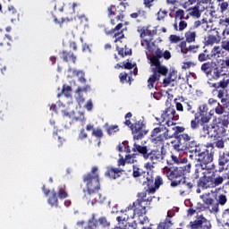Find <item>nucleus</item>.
Masks as SVG:
<instances>
[{"instance_id": "31", "label": "nucleus", "mask_w": 229, "mask_h": 229, "mask_svg": "<svg viewBox=\"0 0 229 229\" xmlns=\"http://www.w3.org/2000/svg\"><path fill=\"white\" fill-rule=\"evenodd\" d=\"M187 28V21H180L179 25L177 22L174 23V30L175 31H183Z\"/></svg>"}, {"instance_id": "40", "label": "nucleus", "mask_w": 229, "mask_h": 229, "mask_svg": "<svg viewBox=\"0 0 229 229\" xmlns=\"http://www.w3.org/2000/svg\"><path fill=\"white\" fill-rule=\"evenodd\" d=\"M189 14L191 17H195L196 19H199L201 17V13H199V9L198 7H193L189 10Z\"/></svg>"}, {"instance_id": "41", "label": "nucleus", "mask_w": 229, "mask_h": 229, "mask_svg": "<svg viewBox=\"0 0 229 229\" xmlns=\"http://www.w3.org/2000/svg\"><path fill=\"white\" fill-rule=\"evenodd\" d=\"M73 74H75L76 76H79V81L81 83L87 82V79H85V72H83V71H73Z\"/></svg>"}, {"instance_id": "18", "label": "nucleus", "mask_w": 229, "mask_h": 229, "mask_svg": "<svg viewBox=\"0 0 229 229\" xmlns=\"http://www.w3.org/2000/svg\"><path fill=\"white\" fill-rule=\"evenodd\" d=\"M60 57L64 62H72V64H76V55H74V53L71 51L63 50L60 53Z\"/></svg>"}, {"instance_id": "26", "label": "nucleus", "mask_w": 229, "mask_h": 229, "mask_svg": "<svg viewBox=\"0 0 229 229\" xmlns=\"http://www.w3.org/2000/svg\"><path fill=\"white\" fill-rule=\"evenodd\" d=\"M117 149L120 155H126V153H130V146H128V141H123L117 146Z\"/></svg>"}, {"instance_id": "7", "label": "nucleus", "mask_w": 229, "mask_h": 229, "mask_svg": "<svg viewBox=\"0 0 229 229\" xmlns=\"http://www.w3.org/2000/svg\"><path fill=\"white\" fill-rule=\"evenodd\" d=\"M202 72L206 73L207 78H208V81H217L221 76H223V72H225L224 67H218L217 64L213 65L212 63L208 62L204 63L200 67Z\"/></svg>"}, {"instance_id": "30", "label": "nucleus", "mask_w": 229, "mask_h": 229, "mask_svg": "<svg viewBox=\"0 0 229 229\" xmlns=\"http://www.w3.org/2000/svg\"><path fill=\"white\" fill-rule=\"evenodd\" d=\"M87 119H85V114L80 113L79 116H75L72 119V123H81V126H85Z\"/></svg>"}, {"instance_id": "6", "label": "nucleus", "mask_w": 229, "mask_h": 229, "mask_svg": "<svg viewBox=\"0 0 229 229\" xmlns=\"http://www.w3.org/2000/svg\"><path fill=\"white\" fill-rule=\"evenodd\" d=\"M195 156L197 157V162H199V164L196 165V169H199V171L210 169L208 165L212 164V161L214 160L212 153L203 148V147H197L195 149Z\"/></svg>"}, {"instance_id": "42", "label": "nucleus", "mask_w": 229, "mask_h": 229, "mask_svg": "<svg viewBox=\"0 0 229 229\" xmlns=\"http://www.w3.org/2000/svg\"><path fill=\"white\" fill-rule=\"evenodd\" d=\"M182 187V189H184V191H181V195L182 196L183 194H185V192H187V191H191V189L194 187V185L192 184V182H183Z\"/></svg>"}, {"instance_id": "20", "label": "nucleus", "mask_w": 229, "mask_h": 229, "mask_svg": "<svg viewBox=\"0 0 229 229\" xmlns=\"http://www.w3.org/2000/svg\"><path fill=\"white\" fill-rule=\"evenodd\" d=\"M226 164H229V152H224L222 156H220L218 159V165H219V172L225 170V165Z\"/></svg>"}, {"instance_id": "14", "label": "nucleus", "mask_w": 229, "mask_h": 229, "mask_svg": "<svg viewBox=\"0 0 229 229\" xmlns=\"http://www.w3.org/2000/svg\"><path fill=\"white\" fill-rule=\"evenodd\" d=\"M205 42L207 46H214V44H219V42H221V36H219V31L216 30H210L208 37L205 38Z\"/></svg>"}, {"instance_id": "13", "label": "nucleus", "mask_w": 229, "mask_h": 229, "mask_svg": "<svg viewBox=\"0 0 229 229\" xmlns=\"http://www.w3.org/2000/svg\"><path fill=\"white\" fill-rule=\"evenodd\" d=\"M144 125H142V123L140 122L131 125V130L132 131L134 140H140L144 138V135H146L147 132L144 131V129H142Z\"/></svg>"}, {"instance_id": "36", "label": "nucleus", "mask_w": 229, "mask_h": 229, "mask_svg": "<svg viewBox=\"0 0 229 229\" xmlns=\"http://www.w3.org/2000/svg\"><path fill=\"white\" fill-rule=\"evenodd\" d=\"M199 26H201V28H204V30H207L206 28H208V23L205 20H202V21H196L193 23V30H197V28H199Z\"/></svg>"}, {"instance_id": "60", "label": "nucleus", "mask_w": 229, "mask_h": 229, "mask_svg": "<svg viewBox=\"0 0 229 229\" xmlns=\"http://www.w3.org/2000/svg\"><path fill=\"white\" fill-rule=\"evenodd\" d=\"M221 47L222 49H224L225 51H226L227 53H229V40H223L221 42Z\"/></svg>"}, {"instance_id": "2", "label": "nucleus", "mask_w": 229, "mask_h": 229, "mask_svg": "<svg viewBox=\"0 0 229 229\" xmlns=\"http://www.w3.org/2000/svg\"><path fill=\"white\" fill-rule=\"evenodd\" d=\"M191 164L188 165H168L163 168V174H165L168 180H171V187H178L182 183V178L191 173Z\"/></svg>"}, {"instance_id": "47", "label": "nucleus", "mask_w": 229, "mask_h": 229, "mask_svg": "<svg viewBox=\"0 0 229 229\" xmlns=\"http://www.w3.org/2000/svg\"><path fill=\"white\" fill-rule=\"evenodd\" d=\"M91 135L93 137H96L97 139H101V137H103V131L101 130V128H97L93 130Z\"/></svg>"}, {"instance_id": "5", "label": "nucleus", "mask_w": 229, "mask_h": 229, "mask_svg": "<svg viewBox=\"0 0 229 229\" xmlns=\"http://www.w3.org/2000/svg\"><path fill=\"white\" fill-rule=\"evenodd\" d=\"M132 151L140 153V155H142L144 160H150L152 164H158L159 162H162V160H164L165 158L164 152L158 149H153L149 151L148 146H142L137 144V142H134Z\"/></svg>"}, {"instance_id": "61", "label": "nucleus", "mask_w": 229, "mask_h": 229, "mask_svg": "<svg viewBox=\"0 0 229 229\" xmlns=\"http://www.w3.org/2000/svg\"><path fill=\"white\" fill-rule=\"evenodd\" d=\"M208 137H217V130L216 129V127L211 126L209 127V133L208 134Z\"/></svg>"}, {"instance_id": "9", "label": "nucleus", "mask_w": 229, "mask_h": 229, "mask_svg": "<svg viewBox=\"0 0 229 229\" xmlns=\"http://www.w3.org/2000/svg\"><path fill=\"white\" fill-rule=\"evenodd\" d=\"M58 198L59 199H65V198H69V193H67L65 186L59 187L57 191H51V195L47 199L48 205H50L52 208L55 207V208H58Z\"/></svg>"}, {"instance_id": "50", "label": "nucleus", "mask_w": 229, "mask_h": 229, "mask_svg": "<svg viewBox=\"0 0 229 229\" xmlns=\"http://www.w3.org/2000/svg\"><path fill=\"white\" fill-rule=\"evenodd\" d=\"M198 114H208V106H207V104H202L199 106V113H197Z\"/></svg>"}, {"instance_id": "33", "label": "nucleus", "mask_w": 229, "mask_h": 229, "mask_svg": "<svg viewBox=\"0 0 229 229\" xmlns=\"http://www.w3.org/2000/svg\"><path fill=\"white\" fill-rule=\"evenodd\" d=\"M222 51H223V49H221V47H219V46L214 47L209 55L210 58H216V56H219V55H221Z\"/></svg>"}, {"instance_id": "22", "label": "nucleus", "mask_w": 229, "mask_h": 229, "mask_svg": "<svg viewBox=\"0 0 229 229\" xmlns=\"http://www.w3.org/2000/svg\"><path fill=\"white\" fill-rule=\"evenodd\" d=\"M198 116L199 122L200 123V126L208 124V123H210V119H212V114H210V112L198 114Z\"/></svg>"}, {"instance_id": "27", "label": "nucleus", "mask_w": 229, "mask_h": 229, "mask_svg": "<svg viewBox=\"0 0 229 229\" xmlns=\"http://www.w3.org/2000/svg\"><path fill=\"white\" fill-rule=\"evenodd\" d=\"M175 81H176V73L174 72H172L169 73V75L166 78L164 79L163 85L164 87H169V85Z\"/></svg>"}, {"instance_id": "24", "label": "nucleus", "mask_w": 229, "mask_h": 229, "mask_svg": "<svg viewBox=\"0 0 229 229\" xmlns=\"http://www.w3.org/2000/svg\"><path fill=\"white\" fill-rule=\"evenodd\" d=\"M163 55H164V52L162 51V49L157 48L155 51V55H147V58L149 62H153V60H157V62H160V58H163Z\"/></svg>"}, {"instance_id": "8", "label": "nucleus", "mask_w": 229, "mask_h": 229, "mask_svg": "<svg viewBox=\"0 0 229 229\" xmlns=\"http://www.w3.org/2000/svg\"><path fill=\"white\" fill-rule=\"evenodd\" d=\"M211 171L212 169H208V170L196 169L195 170L196 178H199V174H202V176H200L199 181V187H203L204 189L214 187V182H212L214 178V174H212Z\"/></svg>"}, {"instance_id": "54", "label": "nucleus", "mask_w": 229, "mask_h": 229, "mask_svg": "<svg viewBox=\"0 0 229 229\" xmlns=\"http://www.w3.org/2000/svg\"><path fill=\"white\" fill-rule=\"evenodd\" d=\"M169 40L171 44H178V42H181L182 38H180V36L170 35Z\"/></svg>"}, {"instance_id": "55", "label": "nucleus", "mask_w": 229, "mask_h": 229, "mask_svg": "<svg viewBox=\"0 0 229 229\" xmlns=\"http://www.w3.org/2000/svg\"><path fill=\"white\" fill-rule=\"evenodd\" d=\"M148 35H151V36L157 35V30H153L151 32V30H147L140 33L141 38H144V37H148Z\"/></svg>"}, {"instance_id": "34", "label": "nucleus", "mask_w": 229, "mask_h": 229, "mask_svg": "<svg viewBox=\"0 0 229 229\" xmlns=\"http://www.w3.org/2000/svg\"><path fill=\"white\" fill-rule=\"evenodd\" d=\"M144 174H146V172H144L140 168L133 165V171H132L133 178H139L140 176L144 177Z\"/></svg>"}, {"instance_id": "32", "label": "nucleus", "mask_w": 229, "mask_h": 229, "mask_svg": "<svg viewBox=\"0 0 229 229\" xmlns=\"http://www.w3.org/2000/svg\"><path fill=\"white\" fill-rule=\"evenodd\" d=\"M199 116L198 115V114H194V119L191 121V130H198V128H199Z\"/></svg>"}, {"instance_id": "53", "label": "nucleus", "mask_w": 229, "mask_h": 229, "mask_svg": "<svg viewBox=\"0 0 229 229\" xmlns=\"http://www.w3.org/2000/svg\"><path fill=\"white\" fill-rule=\"evenodd\" d=\"M124 157L126 164H135V162H137V160L135 159V156L124 155Z\"/></svg>"}, {"instance_id": "59", "label": "nucleus", "mask_w": 229, "mask_h": 229, "mask_svg": "<svg viewBox=\"0 0 229 229\" xmlns=\"http://www.w3.org/2000/svg\"><path fill=\"white\" fill-rule=\"evenodd\" d=\"M151 38H146L141 40V46L144 47H146V49H148V51H151V49L149 48V44H151Z\"/></svg>"}, {"instance_id": "11", "label": "nucleus", "mask_w": 229, "mask_h": 229, "mask_svg": "<svg viewBox=\"0 0 229 229\" xmlns=\"http://www.w3.org/2000/svg\"><path fill=\"white\" fill-rule=\"evenodd\" d=\"M161 119L163 123L165 121V124L170 128V126H174L173 121H178V114H176V109L174 106H169L164 110L161 114Z\"/></svg>"}, {"instance_id": "51", "label": "nucleus", "mask_w": 229, "mask_h": 229, "mask_svg": "<svg viewBox=\"0 0 229 229\" xmlns=\"http://www.w3.org/2000/svg\"><path fill=\"white\" fill-rule=\"evenodd\" d=\"M185 16V11L179 9L178 11L175 12V20L176 21H182L183 17Z\"/></svg>"}, {"instance_id": "1", "label": "nucleus", "mask_w": 229, "mask_h": 229, "mask_svg": "<svg viewBox=\"0 0 229 229\" xmlns=\"http://www.w3.org/2000/svg\"><path fill=\"white\" fill-rule=\"evenodd\" d=\"M138 199L133 202L132 206H129L126 208L124 211L120 212V216L116 217V221L118 222V226L115 229H135L133 225H128V220L130 219V210L133 209V216H139V217H142V216H146V208L151 203V199L146 198V192H140L138 194Z\"/></svg>"}, {"instance_id": "48", "label": "nucleus", "mask_w": 229, "mask_h": 229, "mask_svg": "<svg viewBox=\"0 0 229 229\" xmlns=\"http://www.w3.org/2000/svg\"><path fill=\"white\" fill-rule=\"evenodd\" d=\"M179 47L181 48V52L182 53V55H187L188 51H189V47H187V42L186 41H182L179 44Z\"/></svg>"}, {"instance_id": "49", "label": "nucleus", "mask_w": 229, "mask_h": 229, "mask_svg": "<svg viewBox=\"0 0 229 229\" xmlns=\"http://www.w3.org/2000/svg\"><path fill=\"white\" fill-rule=\"evenodd\" d=\"M98 223L104 228H106V226H110V222H108V220H106V217L105 216L99 217Z\"/></svg>"}, {"instance_id": "64", "label": "nucleus", "mask_w": 229, "mask_h": 229, "mask_svg": "<svg viewBox=\"0 0 229 229\" xmlns=\"http://www.w3.org/2000/svg\"><path fill=\"white\" fill-rule=\"evenodd\" d=\"M219 24H220V26H223L224 28H228V26H229V18L220 20Z\"/></svg>"}, {"instance_id": "39", "label": "nucleus", "mask_w": 229, "mask_h": 229, "mask_svg": "<svg viewBox=\"0 0 229 229\" xmlns=\"http://www.w3.org/2000/svg\"><path fill=\"white\" fill-rule=\"evenodd\" d=\"M105 176L107 178H112L113 180H115V168L107 166V170L105 173Z\"/></svg>"}, {"instance_id": "23", "label": "nucleus", "mask_w": 229, "mask_h": 229, "mask_svg": "<svg viewBox=\"0 0 229 229\" xmlns=\"http://www.w3.org/2000/svg\"><path fill=\"white\" fill-rule=\"evenodd\" d=\"M163 184H164V179H162V176L157 175V176L155 178V188L148 189V194H153V193H155L157 189H160V185H163Z\"/></svg>"}, {"instance_id": "16", "label": "nucleus", "mask_w": 229, "mask_h": 229, "mask_svg": "<svg viewBox=\"0 0 229 229\" xmlns=\"http://www.w3.org/2000/svg\"><path fill=\"white\" fill-rule=\"evenodd\" d=\"M222 76H224V78L218 83H212L208 81V85L213 87V89H226V87L229 85V74L223 73Z\"/></svg>"}, {"instance_id": "52", "label": "nucleus", "mask_w": 229, "mask_h": 229, "mask_svg": "<svg viewBox=\"0 0 229 229\" xmlns=\"http://www.w3.org/2000/svg\"><path fill=\"white\" fill-rule=\"evenodd\" d=\"M202 130L200 131V134L202 137H207V135H208L209 132V130H210V126L208 125H202Z\"/></svg>"}, {"instance_id": "57", "label": "nucleus", "mask_w": 229, "mask_h": 229, "mask_svg": "<svg viewBox=\"0 0 229 229\" xmlns=\"http://www.w3.org/2000/svg\"><path fill=\"white\" fill-rule=\"evenodd\" d=\"M87 137H89V134H87V131H85V129H81L78 136L79 140H83L87 139Z\"/></svg>"}, {"instance_id": "46", "label": "nucleus", "mask_w": 229, "mask_h": 229, "mask_svg": "<svg viewBox=\"0 0 229 229\" xmlns=\"http://www.w3.org/2000/svg\"><path fill=\"white\" fill-rule=\"evenodd\" d=\"M226 201H228V199H226V195L225 194H220L218 195V198H217V202L218 205H226Z\"/></svg>"}, {"instance_id": "17", "label": "nucleus", "mask_w": 229, "mask_h": 229, "mask_svg": "<svg viewBox=\"0 0 229 229\" xmlns=\"http://www.w3.org/2000/svg\"><path fill=\"white\" fill-rule=\"evenodd\" d=\"M178 131H183V129L182 127H178V126H174L172 128L167 129V127H165V130L164 131H162L165 139H173V137H174V135H176V133H178Z\"/></svg>"}, {"instance_id": "63", "label": "nucleus", "mask_w": 229, "mask_h": 229, "mask_svg": "<svg viewBox=\"0 0 229 229\" xmlns=\"http://www.w3.org/2000/svg\"><path fill=\"white\" fill-rule=\"evenodd\" d=\"M119 78H120L121 83H126V80L128 79V73L122 72L120 73Z\"/></svg>"}, {"instance_id": "45", "label": "nucleus", "mask_w": 229, "mask_h": 229, "mask_svg": "<svg viewBox=\"0 0 229 229\" xmlns=\"http://www.w3.org/2000/svg\"><path fill=\"white\" fill-rule=\"evenodd\" d=\"M223 182H225V179L221 176H218L216 178H214V174H213V187H217L219 185H221L223 183Z\"/></svg>"}, {"instance_id": "10", "label": "nucleus", "mask_w": 229, "mask_h": 229, "mask_svg": "<svg viewBox=\"0 0 229 229\" xmlns=\"http://www.w3.org/2000/svg\"><path fill=\"white\" fill-rule=\"evenodd\" d=\"M162 131H165V125L164 124H159L158 127H156L152 131H151V141L153 144H156L157 148H161V149H164V141L165 137L162 133Z\"/></svg>"}, {"instance_id": "29", "label": "nucleus", "mask_w": 229, "mask_h": 229, "mask_svg": "<svg viewBox=\"0 0 229 229\" xmlns=\"http://www.w3.org/2000/svg\"><path fill=\"white\" fill-rule=\"evenodd\" d=\"M200 199H202L203 203H205V205H208V207L209 205H212V203H215L216 201L210 197V193H205L203 195H200Z\"/></svg>"}, {"instance_id": "19", "label": "nucleus", "mask_w": 229, "mask_h": 229, "mask_svg": "<svg viewBox=\"0 0 229 229\" xmlns=\"http://www.w3.org/2000/svg\"><path fill=\"white\" fill-rule=\"evenodd\" d=\"M126 26H128V22H126V21L118 23L115 26V31H117L115 33V37H116L115 42H117V40H119V38H124V34H123V31H124V30H126Z\"/></svg>"}, {"instance_id": "56", "label": "nucleus", "mask_w": 229, "mask_h": 229, "mask_svg": "<svg viewBox=\"0 0 229 229\" xmlns=\"http://www.w3.org/2000/svg\"><path fill=\"white\" fill-rule=\"evenodd\" d=\"M189 148L191 151H195L196 152V148H200L199 146H198V142H196V140H194V138L190 141L189 144Z\"/></svg>"}, {"instance_id": "62", "label": "nucleus", "mask_w": 229, "mask_h": 229, "mask_svg": "<svg viewBox=\"0 0 229 229\" xmlns=\"http://www.w3.org/2000/svg\"><path fill=\"white\" fill-rule=\"evenodd\" d=\"M120 158L118 159V165H124L126 164V158H124V155L119 154Z\"/></svg>"}, {"instance_id": "3", "label": "nucleus", "mask_w": 229, "mask_h": 229, "mask_svg": "<svg viewBox=\"0 0 229 229\" xmlns=\"http://www.w3.org/2000/svg\"><path fill=\"white\" fill-rule=\"evenodd\" d=\"M148 64L152 74L148 80V89H155L158 81H160V76H167L169 68L162 64V63L157 59L149 61Z\"/></svg>"}, {"instance_id": "35", "label": "nucleus", "mask_w": 229, "mask_h": 229, "mask_svg": "<svg viewBox=\"0 0 229 229\" xmlns=\"http://www.w3.org/2000/svg\"><path fill=\"white\" fill-rule=\"evenodd\" d=\"M210 214H217L219 212V203L212 202L208 206Z\"/></svg>"}, {"instance_id": "21", "label": "nucleus", "mask_w": 229, "mask_h": 229, "mask_svg": "<svg viewBox=\"0 0 229 229\" xmlns=\"http://www.w3.org/2000/svg\"><path fill=\"white\" fill-rule=\"evenodd\" d=\"M7 17L11 22H13V21H17V19H19L17 9H15L13 5L8 6Z\"/></svg>"}, {"instance_id": "44", "label": "nucleus", "mask_w": 229, "mask_h": 229, "mask_svg": "<svg viewBox=\"0 0 229 229\" xmlns=\"http://www.w3.org/2000/svg\"><path fill=\"white\" fill-rule=\"evenodd\" d=\"M157 21H164L167 17V11L165 9H160L157 13Z\"/></svg>"}, {"instance_id": "12", "label": "nucleus", "mask_w": 229, "mask_h": 229, "mask_svg": "<svg viewBox=\"0 0 229 229\" xmlns=\"http://www.w3.org/2000/svg\"><path fill=\"white\" fill-rule=\"evenodd\" d=\"M189 226L191 229H210L212 228V224L203 215H198L194 221L190 222Z\"/></svg>"}, {"instance_id": "43", "label": "nucleus", "mask_w": 229, "mask_h": 229, "mask_svg": "<svg viewBox=\"0 0 229 229\" xmlns=\"http://www.w3.org/2000/svg\"><path fill=\"white\" fill-rule=\"evenodd\" d=\"M88 225L93 228H98V226H99V220H97L96 216L92 215V217L89 220Z\"/></svg>"}, {"instance_id": "28", "label": "nucleus", "mask_w": 229, "mask_h": 229, "mask_svg": "<svg viewBox=\"0 0 229 229\" xmlns=\"http://www.w3.org/2000/svg\"><path fill=\"white\" fill-rule=\"evenodd\" d=\"M72 93V88L71 86L64 84L62 91H61V93H59L57 95V98H60V96H62V94H64V96H65V98H71Z\"/></svg>"}, {"instance_id": "58", "label": "nucleus", "mask_w": 229, "mask_h": 229, "mask_svg": "<svg viewBox=\"0 0 229 229\" xmlns=\"http://www.w3.org/2000/svg\"><path fill=\"white\" fill-rule=\"evenodd\" d=\"M180 138L182 139V140H184V142H191V140H192L194 139V138H192V136H191L187 133L181 134Z\"/></svg>"}, {"instance_id": "37", "label": "nucleus", "mask_w": 229, "mask_h": 229, "mask_svg": "<svg viewBox=\"0 0 229 229\" xmlns=\"http://www.w3.org/2000/svg\"><path fill=\"white\" fill-rule=\"evenodd\" d=\"M217 2L220 3L218 6L220 7L222 13H225V12L228 10L229 0H217Z\"/></svg>"}, {"instance_id": "4", "label": "nucleus", "mask_w": 229, "mask_h": 229, "mask_svg": "<svg viewBox=\"0 0 229 229\" xmlns=\"http://www.w3.org/2000/svg\"><path fill=\"white\" fill-rule=\"evenodd\" d=\"M82 182L86 185V191L89 196H92V194H98V192H99V189H101L98 166H93L90 172L82 175Z\"/></svg>"}, {"instance_id": "38", "label": "nucleus", "mask_w": 229, "mask_h": 229, "mask_svg": "<svg viewBox=\"0 0 229 229\" xmlns=\"http://www.w3.org/2000/svg\"><path fill=\"white\" fill-rule=\"evenodd\" d=\"M208 53V50H204L203 53H200L198 56L199 62H207V60H210V55L207 54Z\"/></svg>"}, {"instance_id": "15", "label": "nucleus", "mask_w": 229, "mask_h": 229, "mask_svg": "<svg viewBox=\"0 0 229 229\" xmlns=\"http://www.w3.org/2000/svg\"><path fill=\"white\" fill-rule=\"evenodd\" d=\"M208 104L209 105V106H212L214 108L215 113L217 115H223V114H225V106L217 102V100H216L215 98H209L208 100Z\"/></svg>"}, {"instance_id": "25", "label": "nucleus", "mask_w": 229, "mask_h": 229, "mask_svg": "<svg viewBox=\"0 0 229 229\" xmlns=\"http://www.w3.org/2000/svg\"><path fill=\"white\" fill-rule=\"evenodd\" d=\"M185 37V40L186 42H188L189 44H192V42H196V31L194 30H188L185 32L184 34Z\"/></svg>"}]
</instances>
